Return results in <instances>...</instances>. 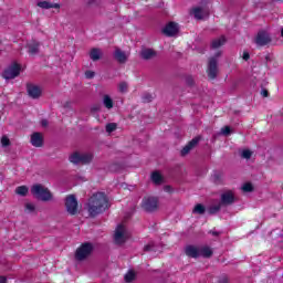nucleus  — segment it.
<instances>
[{
	"mask_svg": "<svg viewBox=\"0 0 283 283\" xmlns=\"http://www.w3.org/2000/svg\"><path fill=\"white\" fill-rule=\"evenodd\" d=\"M41 44L36 41V40H33L31 42H29L27 44V46L29 48V54H39V46Z\"/></svg>",
	"mask_w": 283,
	"mask_h": 283,
	"instance_id": "4be33fe9",
	"label": "nucleus"
},
{
	"mask_svg": "<svg viewBox=\"0 0 283 283\" xmlns=\"http://www.w3.org/2000/svg\"><path fill=\"white\" fill-rule=\"evenodd\" d=\"M226 43H227V39L224 38V35H221L220 38L212 40L211 49L218 50V48H222V45H224Z\"/></svg>",
	"mask_w": 283,
	"mask_h": 283,
	"instance_id": "412c9836",
	"label": "nucleus"
},
{
	"mask_svg": "<svg viewBox=\"0 0 283 283\" xmlns=\"http://www.w3.org/2000/svg\"><path fill=\"white\" fill-rule=\"evenodd\" d=\"M8 282V279H6V276H0V283H6Z\"/></svg>",
	"mask_w": 283,
	"mask_h": 283,
	"instance_id": "a18cd8bd",
	"label": "nucleus"
},
{
	"mask_svg": "<svg viewBox=\"0 0 283 283\" xmlns=\"http://www.w3.org/2000/svg\"><path fill=\"white\" fill-rule=\"evenodd\" d=\"M114 240L115 244H125L127 240V230L125 229V226H117L114 234Z\"/></svg>",
	"mask_w": 283,
	"mask_h": 283,
	"instance_id": "6e6552de",
	"label": "nucleus"
},
{
	"mask_svg": "<svg viewBox=\"0 0 283 283\" xmlns=\"http://www.w3.org/2000/svg\"><path fill=\"white\" fill-rule=\"evenodd\" d=\"M96 76V73L94 71H86L85 77L86 78H94Z\"/></svg>",
	"mask_w": 283,
	"mask_h": 283,
	"instance_id": "4c0bfd02",
	"label": "nucleus"
},
{
	"mask_svg": "<svg viewBox=\"0 0 283 283\" xmlns=\"http://www.w3.org/2000/svg\"><path fill=\"white\" fill-rule=\"evenodd\" d=\"M222 56V51H218L208 62V76L213 80L218 76V59Z\"/></svg>",
	"mask_w": 283,
	"mask_h": 283,
	"instance_id": "20e7f679",
	"label": "nucleus"
},
{
	"mask_svg": "<svg viewBox=\"0 0 283 283\" xmlns=\"http://www.w3.org/2000/svg\"><path fill=\"white\" fill-rule=\"evenodd\" d=\"M185 253L188 258H200V247L198 245H187L185 248Z\"/></svg>",
	"mask_w": 283,
	"mask_h": 283,
	"instance_id": "2eb2a0df",
	"label": "nucleus"
},
{
	"mask_svg": "<svg viewBox=\"0 0 283 283\" xmlns=\"http://www.w3.org/2000/svg\"><path fill=\"white\" fill-rule=\"evenodd\" d=\"M192 14L198 20L205 19V11L200 7H197V8L192 9Z\"/></svg>",
	"mask_w": 283,
	"mask_h": 283,
	"instance_id": "a878e982",
	"label": "nucleus"
},
{
	"mask_svg": "<svg viewBox=\"0 0 283 283\" xmlns=\"http://www.w3.org/2000/svg\"><path fill=\"white\" fill-rule=\"evenodd\" d=\"M92 251H94V245L92 243H83L80 248H77L75 258L80 262H83V260H87V258L92 255Z\"/></svg>",
	"mask_w": 283,
	"mask_h": 283,
	"instance_id": "39448f33",
	"label": "nucleus"
},
{
	"mask_svg": "<svg viewBox=\"0 0 283 283\" xmlns=\"http://www.w3.org/2000/svg\"><path fill=\"white\" fill-rule=\"evenodd\" d=\"M242 191H244L245 193H249L251 191H253V185H251L250 182H247L242 186Z\"/></svg>",
	"mask_w": 283,
	"mask_h": 283,
	"instance_id": "f704fd0d",
	"label": "nucleus"
},
{
	"mask_svg": "<svg viewBox=\"0 0 283 283\" xmlns=\"http://www.w3.org/2000/svg\"><path fill=\"white\" fill-rule=\"evenodd\" d=\"M220 134L222 136H231V127L230 126H224L221 128Z\"/></svg>",
	"mask_w": 283,
	"mask_h": 283,
	"instance_id": "72a5a7b5",
	"label": "nucleus"
},
{
	"mask_svg": "<svg viewBox=\"0 0 283 283\" xmlns=\"http://www.w3.org/2000/svg\"><path fill=\"white\" fill-rule=\"evenodd\" d=\"M249 59H250L249 53L244 52V53H243V60H244V61H249Z\"/></svg>",
	"mask_w": 283,
	"mask_h": 283,
	"instance_id": "37998d69",
	"label": "nucleus"
},
{
	"mask_svg": "<svg viewBox=\"0 0 283 283\" xmlns=\"http://www.w3.org/2000/svg\"><path fill=\"white\" fill-rule=\"evenodd\" d=\"M25 209L29 213H32V211L35 209V206L34 203H25Z\"/></svg>",
	"mask_w": 283,
	"mask_h": 283,
	"instance_id": "e433bc0d",
	"label": "nucleus"
},
{
	"mask_svg": "<svg viewBox=\"0 0 283 283\" xmlns=\"http://www.w3.org/2000/svg\"><path fill=\"white\" fill-rule=\"evenodd\" d=\"M165 189H166V191H167V189H169V187H166Z\"/></svg>",
	"mask_w": 283,
	"mask_h": 283,
	"instance_id": "3c124183",
	"label": "nucleus"
},
{
	"mask_svg": "<svg viewBox=\"0 0 283 283\" xmlns=\"http://www.w3.org/2000/svg\"><path fill=\"white\" fill-rule=\"evenodd\" d=\"M113 56L115 61H117V63H122V64L127 63V60L129 59V54L125 53V51L118 48L115 49Z\"/></svg>",
	"mask_w": 283,
	"mask_h": 283,
	"instance_id": "ddd939ff",
	"label": "nucleus"
},
{
	"mask_svg": "<svg viewBox=\"0 0 283 283\" xmlns=\"http://www.w3.org/2000/svg\"><path fill=\"white\" fill-rule=\"evenodd\" d=\"M235 202V192L233 190H226L221 195V205L228 207L229 205H233Z\"/></svg>",
	"mask_w": 283,
	"mask_h": 283,
	"instance_id": "9b49d317",
	"label": "nucleus"
},
{
	"mask_svg": "<svg viewBox=\"0 0 283 283\" xmlns=\"http://www.w3.org/2000/svg\"><path fill=\"white\" fill-rule=\"evenodd\" d=\"M254 43H256V45H259L260 48L269 45V43H271V35L266 33V31H260L256 34Z\"/></svg>",
	"mask_w": 283,
	"mask_h": 283,
	"instance_id": "9d476101",
	"label": "nucleus"
},
{
	"mask_svg": "<svg viewBox=\"0 0 283 283\" xmlns=\"http://www.w3.org/2000/svg\"><path fill=\"white\" fill-rule=\"evenodd\" d=\"M178 23L176 22H169L163 30L164 34L166 36H176V33L178 32Z\"/></svg>",
	"mask_w": 283,
	"mask_h": 283,
	"instance_id": "4468645a",
	"label": "nucleus"
},
{
	"mask_svg": "<svg viewBox=\"0 0 283 283\" xmlns=\"http://www.w3.org/2000/svg\"><path fill=\"white\" fill-rule=\"evenodd\" d=\"M139 55L144 61H151V59H156L158 56V52H156L154 49L144 48L142 49Z\"/></svg>",
	"mask_w": 283,
	"mask_h": 283,
	"instance_id": "f8f14e48",
	"label": "nucleus"
},
{
	"mask_svg": "<svg viewBox=\"0 0 283 283\" xmlns=\"http://www.w3.org/2000/svg\"><path fill=\"white\" fill-rule=\"evenodd\" d=\"M91 218L101 216L107 209V196L104 192L94 193L87 202L86 207Z\"/></svg>",
	"mask_w": 283,
	"mask_h": 283,
	"instance_id": "f257e3e1",
	"label": "nucleus"
},
{
	"mask_svg": "<svg viewBox=\"0 0 283 283\" xmlns=\"http://www.w3.org/2000/svg\"><path fill=\"white\" fill-rule=\"evenodd\" d=\"M21 74V66L19 64H12L2 73L3 78L10 81L12 78H17Z\"/></svg>",
	"mask_w": 283,
	"mask_h": 283,
	"instance_id": "1a4fd4ad",
	"label": "nucleus"
},
{
	"mask_svg": "<svg viewBox=\"0 0 283 283\" xmlns=\"http://www.w3.org/2000/svg\"><path fill=\"white\" fill-rule=\"evenodd\" d=\"M118 125L116 123H109L106 125L107 134H112V132H116Z\"/></svg>",
	"mask_w": 283,
	"mask_h": 283,
	"instance_id": "7c9ffc66",
	"label": "nucleus"
},
{
	"mask_svg": "<svg viewBox=\"0 0 283 283\" xmlns=\"http://www.w3.org/2000/svg\"><path fill=\"white\" fill-rule=\"evenodd\" d=\"M144 250L145 251H154V242H150L147 245H145Z\"/></svg>",
	"mask_w": 283,
	"mask_h": 283,
	"instance_id": "ea45409f",
	"label": "nucleus"
},
{
	"mask_svg": "<svg viewBox=\"0 0 283 283\" xmlns=\"http://www.w3.org/2000/svg\"><path fill=\"white\" fill-rule=\"evenodd\" d=\"M30 143L33 147H43V134L33 133Z\"/></svg>",
	"mask_w": 283,
	"mask_h": 283,
	"instance_id": "a211bd4d",
	"label": "nucleus"
},
{
	"mask_svg": "<svg viewBox=\"0 0 283 283\" xmlns=\"http://www.w3.org/2000/svg\"><path fill=\"white\" fill-rule=\"evenodd\" d=\"M281 35H282V38H283V28H282V30H281Z\"/></svg>",
	"mask_w": 283,
	"mask_h": 283,
	"instance_id": "09e8293b",
	"label": "nucleus"
},
{
	"mask_svg": "<svg viewBox=\"0 0 283 283\" xmlns=\"http://www.w3.org/2000/svg\"><path fill=\"white\" fill-rule=\"evenodd\" d=\"M98 109H101V107H98V106H94V107L92 108L93 112H98Z\"/></svg>",
	"mask_w": 283,
	"mask_h": 283,
	"instance_id": "de8ad7c7",
	"label": "nucleus"
},
{
	"mask_svg": "<svg viewBox=\"0 0 283 283\" xmlns=\"http://www.w3.org/2000/svg\"><path fill=\"white\" fill-rule=\"evenodd\" d=\"M94 160V155L92 153H74L70 156V161L73 165H90Z\"/></svg>",
	"mask_w": 283,
	"mask_h": 283,
	"instance_id": "7ed1b4c3",
	"label": "nucleus"
},
{
	"mask_svg": "<svg viewBox=\"0 0 283 283\" xmlns=\"http://www.w3.org/2000/svg\"><path fill=\"white\" fill-rule=\"evenodd\" d=\"M151 181L154 182V185H163V182H165V180L163 179V175H160V172L158 171L151 174Z\"/></svg>",
	"mask_w": 283,
	"mask_h": 283,
	"instance_id": "b1692460",
	"label": "nucleus"
},
{
	"mask_svg": "<svg viewBox=\"0 0 283 283\" xmlns=\"http://www.w3.org/2000/svg\"><path fill=\"white\" fill-rule=\"evenodd\" d=\"M210 233H211L212 235H216V237L220 235V232H218V231H210Z\"/></svg>",
	"mask_w": 283,
	"mask_h": 283,
	"instance_id": "49530a36",
	"label": "nucleus"
},
{
	"mask_svg": "<svg viewBox=\"0 0 283 283\" xmlns=\"http://www.w3.org/2000/svg\"><path fill=\"white\" fill-rule=\"evenodd\" d=\"M1 145L2 147H10V138H8V135L1 137Z\"/></svg>",
	"mask_w": 283,
	"mask_h": 283,
	"instance_id": "c9c22d12",
	"label": "nucleus"
},
{
	"mask_svg": "<svg viewBox=\"0 0 283 283\" xmlns=\"http://www.w3.org/2000/svg\"><path fill=\"white\" fill-rule=\"evenodd\" d=\"M129 85L127 84V82H120L118 84V90L122 94H125V92H127Z\"/></svg>",
	"mask_w": 283,
	"mask_h": 283,
	"instance_id": "2f4dec72",
	"label": "nucleus"
},
{
	"mask_svg": "<svg viewBox=\"0 0 283 283\" xmlns=\"http://www.w3.org/2000/svg\"><path fill=\"white\" fill-rule=\"evenodd\" d=\"M153 98H154V97H153L151 95L146 94V95L144 96V103H151Z\"/></svg>",
	"mask_w": 283,
	"mask_h": 283,
	"instance_id": "58836bf2",
	"label": "nucleus"
},
{
	"mask_svg": "<svg viewBox=\"0 0 283 283\" xmlns=\"http://www.w3.org/2000/svg\"><path fill=\"white\" fill-rule=\"evenodd\" d=\"M187 83H188V85H193V78L188 77V78H187Z\"/></svg>",
	"mask_w": 283,
	"mask_h": 283,
	"instance_id": "c03bdc74",
	"label": "nucleus"
},
{
	"mask_svg": "<svg viewBox=\"0 0 283 283\" xmlns=\"http://www.w3.org/2000/svg\"><path fill=\"white\" fill-rule=\"evenodd\" d=\"M125 282H134L136 280V272L135 271H128L124 276Z\"/></svg>",
	"mask_w": 283,
	"mask_h": 283,
	"instance_id": "bb28decb",
	"label": "nucleus"
},
{
	"mask_svg": "<svg viewBox=\"0 0 283 283\" xmlns=\"http://www.w3.org/2000/svg\"><path fill=\"white\" fill-rule=\"evenodd\" d=\"M65 207L70 216H76L78 213V201L74 195H70L65 198Z\"/></svg>",
	"mask_w": 283,
	"mask_h": 283,
	"instance_id": "423d86ee",
	"label": "nucleus"
},
{
	"mask_svg": "<svg viewBox=\"0 0 283 283\" xmlns=\"http://www.w3.org/2000/svg\"><path fill=\"white\" fill-rule=\"evenodd\" d=\"M261 94H262V97H263V98H266V97L269 96V91H266V88H263V90L261 91Z\"/></svg>",
	"mask_w": 283,
	"mask_h": 283,
	"instance_id": "a19ab883",
	"label": "nucleus"
},
{
	"mask_svg": "<svg viewBox=\"0 0 283 283\" xmlns=\"http://www.w3.org/2000/svg\"><path fill=\"white\" fill-rule=\"evenodd\" d=\"M101 56H103V51L101 49H92L90 52L91 61H101Z\"/></svg>",
	"mask_w": 283,
	"mask_h": 283,
	"instance_id": "5701e85b",
	"label": "nucleus"
},
{
	"mask_svg": "<svg viewBox=\"0 0 283 283\" xmlns=\"http://www.w3.org/2000/svg\"><path fill=\"white\" fill-rule=\"evenodd\" d=\"M15 193L18 196H28V187L27 186H20L15 189Z\"/></svg>",
	"mask_w": 283,
	"mask_h": 283,
	"instance_id": "c85d7f7f",
	"label": "nucleus"
},
{
	"mask_svg": "<svg viewBox=\"0 0 283 283\" xmlns=\"http://www.w3.org/2000/svg\"><path fill=\"white\" fill-rule=\"evenodd\" d=\"M27 92L31 98H40L42 94L41 87L34 84H29L27 86Z\"/></svg>",
	"mask_w": 283,
	"mask_h": 283,
	"instance_id": "dca6fc26",
	"label": "nucleus"
},
{
	"mask_svg": "<svg viewBox=\"0 0 283 283\" xmlns=\"http://www.w3.org/2000/svg\"><path fill=\"white\" fill-rule=\"evenodd\" d=\"M142 207H143L144 211H147L148 213L157 211L158 210V198H156V197L144 198V200L142 202Z\"/></svg>",
	"mask_w": 283,
	"mask_h": 283,
	"instance_id": "0eeeda50",
	"label": "nucleus"
},
{
	"mask_svg": "<svg viewBox=\"0 0 283 283\" xmlns=\"http://www.w3.org/2000/svg\"><path fill=\"white\" fill-rule=\"evenodd\" d=\"M31 193L38 200H42V202H50L52 200L53 196L50 189L45 188L41 184H36L32 186Z\"/></svg>",
	"mask_w": 283,
	"mask_h": 283,
	"instance_id": "f03ea898",
	"label": "nucleus"
},
{
	"mask_svg": "<svg viewBox=\"0 0 283 283\" xmlns=\"http://www.w3.org/2000/svg\"><path fill=\"white\" fill-rule=\"evenodd\" d=\"M200 143V137L192 138L182 149H181V156H187L193 147H196Z\"/></svg>",
	"mask_w": 283,
	"mask_h": 283,
	"instance_id": "f3484780",
	"label": "nucleus"
},
{
	"mask_svg": "<svg viewBox=\"0 0 283 283\" xmlns=\"http://www.w3.org/2000/svg\"><path fill=\"white\" fill-rule=\"evenodd\" d=\"M205 211H206V208L201 203L196 205L192 210V212L198 213L199 216L205 214Z\"/></svg>",
	"mask_w": 283,
	"mask_h": 283,
	"instance_id": "cd10ccee",
	"label": "nucleus"
},
{
	"mask_svg": "<svg viewBox=\"0 0 283 283\" xmlns=\"http://www.w3.org/2000/svg\"><path fill=\"white\" fill-rule=\"evenodd\" d=\"M41 125H42V127H48V125H49L48 119H42Z\"/></svg>",
	"mask_w": 283,
	"mask_h": 283,
	"instance_id": "79ce46f5",
	"label": "nucleus"
},
{
	"mask_svg": "<svg viewBox=\"0 0 283 283\" xmlns=\"http://www.w3.org/2000/svg\"><path fill=\"white\" fill-rule=\"evenodd\" d=\"M213 255V250L208 245H200L199 247V258H211Z\"/></svg>",
	"mask_w": 283,
	"mask_h": 283,
	"instance_id": "aec40b11",
	"label": "nucleus"
},
{
	"mask_svg": "<svg viewBox=\"0 0 283 283\" xmlns=\"http://www.w3.org/2000/svg\"><path fill=\"white\" fill-rule=\"evenodd\" d=\"M103 105L106 109H112L114 107V99L109 95L103 96Z\"/></svg>",
	"mask_w": 283,
	"mask_h": 283,
	"instance_id": "393cba45",
	"label": "nucleus"
},
{
	"mask_svg": "<svg viewBox=\"0 0 283 283\" xmlns=\"http://www.w3.org/2000/svg\"><path fill=\"white\" fill-rule=\"evenodd\" d=\"M38 8H42V10H50L52 8H54L55 10H59V8H61V4L52 3L48 1H40L38 2Z\"/></svg>",
	"mask_w": 283,
	"mask_h": 283,
	"instance_id": "6ab92c4d",
	"label": "nucleus"
},
{
	"mask_svg": "<svg viewBox=\"0 0 283 283\" xmlns=\"http://www.w3.org/2000/svg\"><path fill=\"white\" fill-rule=\"evenodd\" d=\"M222 283H227V279H223Z\"/></svg>",
	"mask_w": 283,
	"mask_h": 283,
	"instance_id": "8fccbe9b",
	"label": "nucleus"
},
{
	"mask_svg": "<svg viewBox=\"0 0 283 283\" xmlns=\"http://www.w3.org/2000/svg\"><path fill=\"white\" fill-rule=\"evenodd\" d=\"M220 209H222V203H218L216 206L210 207L208 211H209L210 216H213V214L218 213V211H220Z\"/></svg>",
	"mask_w": 283,
	"mask_h": 283,
	"instance_id": "c756f323",
	"label": "nucleus"
},
{
	"mask_svg": "<svg viewBox=\"0 0 283 283\" xmlns=\"http://www.w3.org/2000/svg\"><path fill=\"white\" fill-rule=\"evenodd\" d=\"M251 156H253V153H251L249 149H244L241 153V158H244L245 160L251 159Z\"/></svg>",
	"mask_w": 283,
	"mask_h": 283,
	"instance_id": "473e14b6",
	"label": "nucleus"
}]
</instances>
